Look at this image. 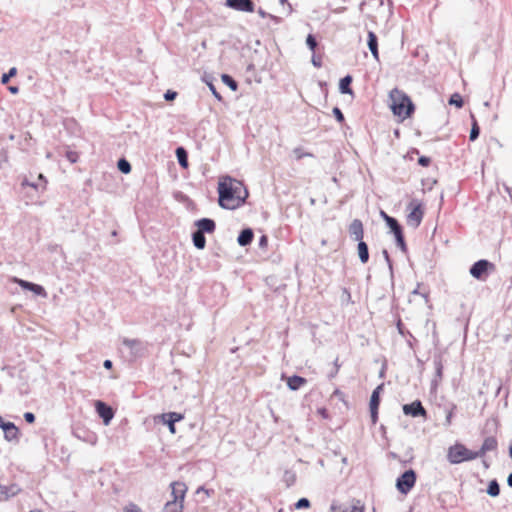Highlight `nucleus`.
Segmentation results:
<instances>
[{"label": "nucleus", "mask_w": 512, "mask_h": 512, "mask_svg": "<svg viewBox=\"0 0 512 512\" xmlns=\"http://www.w3.org/2000/svg\"><path fill=\"white\" fill-rule=\"evenodd\" d=\"M249 193L242 181L222 176L218 182V203L224 209L234 210L242 206Z\"/></svg>", "instance_id": "1"}, {"label": "nucleus", "mask_w": 512, "mask_h": 512, "mask_svg": "<svg viewBox=\"0 0 512 512\" xmlns=\"http://www.w3.org/2000/svg\"><path fill=\"white\" fill-rule=\"evenodd\" d=\"M389 98L390 108L394 115L406 119L413 114L415 106L407 94L394 88L391 90Z\"/></svg>", "instance_id": "2"}, {"label": "nucleus", "mask_w": 512, "mask_h": 512, "mask_svg": "<svg viewBox=\"0 0 512 512\" xmlns=\"http://www.w3.org/2000/svg\"><path fill=\"white\" fill-rule=\"evenodd\" d=\"M478 458L476 451L469 450L465 445L456 443L449 447L447 459L451 464H459L464 461H471Z\"/></svg>", "instance_id": "3"}, {"label": "nucleus", "mask_w": 512, "mask_h": 512, "mask_svg": "<svg viewBox=\"0 0 512 512\" xmlns=\"http://www.w3.org/2000/svg\"><path fill=\"white\" fill-rule=\"evenodd\" d=\"M407 211V225L414 229L418 228L424 216L423 203L420 200L413 198L407 205Z\"/></svg>", "instance_id": "4"}, {"label": "nucleus", "mask_w": 512, "mask_h": 512, "mask_svg": "<svg viewBox=\"0 0 512 512\" xmlns=\"http://www.w3.org/2000/svg\"><path fill=\"white\" fill-rule=\"evenodd\" d=\"M495 269L494 263L487 259H480L471 265L469 273L473 278L479 281H485Z\"/></svg>", "instance_id": "5"}, {"label": "nucleus", "mask_w": 512, "mask_h": 512, "mask_svg": "<svg viewBox=\"0 0 512 512\" xmlns=\"http://www.w3.org/2000/svg\"><path fill=\"white\" fill-rule=\"evenodd\" d=\"M416 479L417 475L413 469L406 470L396 479L397 490L402 494L409 493L415 486Z\"/></svg>", "instance_id": "6"}, {"label": "nucleus", "mask_w": 512, "mask_h": 512, "mask_svg": "<svg viewBox=\"0 0 512 512\" xmlns=\"http://www.w3.org/2000/svg\"><path fill=\"white\" fill-rule=\"evenodd\" d=\"M121 342L122 345L129 349L130 356L132 358L142 357L146 352V344L139 339H129L124 337Z\"/></svg>", "instance_id": "7"}, {"label": "nucleus", "mask_w": 512, "mask_h": 512, "mask_svg": "<svg viewBox=\"0 0 512 512\" xmlns=\"http://www.w3.org/2000/svg\"><path fill=\"white\" fill-rule=\"evenodd\" d=\"M403 413L411 417H423L425 420L428 418L427 410L422 405L420 400H414L409 404H404L402 407Z\"/></svg>", "instance_id": "8"}, {"label": "nucleus", "mask_w": 512, "mask_h": 512, "mask_svg": "<svg viewBox=\"0 0 512 512\" xmlns=\"http://www.w3.org/2000/svg\"><path fill=\"white\" fill-rule=\"evenodd\" d=\"M225 5L240 12H254L255 4L252 0H225Z\"/></svg>", "instance_id": "9"}, {"label": "nucleus", "mask_w": 512, "mask_h": 512, "mask_svg": "<svg viewBox=\"0 0 512 512\" xmlns=\"http://www.w3.org/2000/svg\"><path fill=\"white\" fill-rule=\"evenodd\" d=\"M0 427L4 432V437L7 441H18L19 440V429L12 422H6L0 416Z\"/></svg>", "instance_id": "10"}, {"label": "nucleus", "mask_w": 512, "mask_h": 512, "mask_svg": "<svg viewBox=\"0 0 512 512\" xmlns=\"http://www.w3.org/2000/svg\"><path fill=\"white\" fill-rule=\"evenodd\" d=\"M95 409L99 417L103 420V423L108 425L114 417V410L112 407L98 400L95 403Z\"/></svg>", "instance_id": "11"}, {"label": "nucleus", "mask_w": 512, "mask_h": 512, "mask_svg": "<svg viewBox=\"0 0 512 512\" xmlns=\"http://www.w3.org/2000/svg\"><path fill=\"white\" fill-rule=\"evenodd\" d=\"M161 418H162V421L163 423H165L168 428H169V431L172 433V434H175L176 433V428H175V423L176 422H179L180 420H182L184 417L182 414L180 413H177V412H169V413H163L161 415Z\"/></svg>", "instance_id": "12"}, {"label": "nucleus", "mask_w": 512, "mask_h": 512, "mask_svg": "<svg viewBox=\"0 0 512 512\" xmlns=\"http://www.w3.org/2000/svg\"><path fill=\"white\" fill-rule=\"evenodd\" d=\"M349 234L355 241H362L364 236L363 223L360 219H354L349 225Z\"/></svg>", "instance_id": "13"}, {"label": "nucleus", "mask_w": 512, "mask_h": 512, "mask_svg": "<svg viewBox=\"0 0 512 512\" xmlns=\"http://www.w3.org/2000/svg\"><path fill=\"white\" fill-rule=\"evenodd\" d=\"M198 232L202 234L208 233L211 234L216 229V223L213 219L210 218H201L195 222Z\"/></svg>", "instance_id": "14"}, {"label": "nucleus", "mask_w": 512, "mask_h": 512, "mask_svg": "<svg viewBox=\"0 0 512 512\" xmlns=\"http://www.w3.org/2000/svg\"><path fill=\"white\" fill-rule=\"evenodd\" d=\"M498 447V441L494 436L486 437L478 451L476 453L479 457H483L487 452L495 451Z\"/></svg>", "instance_id": "15"}, {"label": "nucleus", "mask_w": 512, "mask_h": 512, "mask_svg": "<svg viewBox=\"0 0 512 512\" xmlns=\"http://www.w3.org/2000/svg\"><path fill=\"white\" fill-rule=\"evenodd\" d=\"M367 45L375 60H379L378 37L373 31H368Z\"/></svg>", "instance_id": "16"}, {"label": "nucleus", "mask_w": 512, "mask_h": 512, "mask_svg": "<svg viewBox=\"0 0 512 512\" xmlns=\"http://www.w3.org/2000/svg\"><path fill=\"white\" fill-rule=\"evenodd\" d=\"M46 185H47V179L42 173H40L38 175L37 182H29L27 179H24L21 183L22 187L29 186V187L34 188L37 192L45 191Z\"/></svg>", "instance_id": "17"}, {"label": "nucleus", "mask_w": 512, "mask_h": 512, "mask_svg": "<svg viewBox=\"0 0 512 512\" xmlns=\"http://www.w3.org/2000/svg\"><path fill=\"white\" fill-rule=\"evenodd\" d=\"M433 364L435 368V378L433 379L432 384L437 386L438 382L443 378V359L440 354L434 356Z\"/></svg>", "instance_id": "18"}, {"label": "nucleus", "mask_w": 512, "mask_h": 512, "mask_svg": "<svg viewBox=\"0 0 512 512\" xmlns=\"http://www.w3.org/2000/svg\"><path fill=\"white\" fill-rule=\"evenodd\" d=\"M171 487H172L171 495L173 496V500L183 502L185 493L187 491L186 485L182 482H173L171 484Z\"/></svg>", "instance_id": "19"}, {"label": "nucleus", "mask_w": 512, "mask_h": 512, "mask_svg": "<svg viewBox=\"0 0 512 512\" xmlns=\"http://www.w3.org/2000/svg\"><path fill=\"white\" fill-rule=\"evenodd\" d=\"M254 238V232L251 228H244L241 230L237 237V243L242 246H248L251 244Z\"/></svg>", "instance_id": "20"}, {"label": "nucleus", "mask_w": 512, "mask_h": 512, "mask_svg": "<svg viewBox=\"0 0 512 512\" xmlns=\"http://www.w3.org/2000/svg\"><path fill=\"white\" fill-rule=\"evenodd\" d=\"M19 491L20 488L17 485H11L10 487L0 485V501L8 500L10 497L17 495Z\"/></svg>", "instance_id": "21"}, {"label": "nucleus", "mask_w": 512, "mask_h": 512, "mask_svg": "<svg viewBox=\"0 0 512 512\" xmlns=\"http://www.w3.org/2000/svg\"><path fill=\"white\" fill-rule=\"evenodd\" d=\"M306 382L307 380L304 377L293 375L287 379V386L290 390L296 391L306 384Z\"/></svg>", "instance_id": "22"}, {"label": "nucleus", "mask_w": 512, "mask_h": 512, "mask_svg": "<svg viewBox=\"0 0 512 512\" xmlns=\"http://www.w3.org/2000/svg\"><path fill=\"white\" fill-rule=\"evenodd\" d=\"M352 81H353V78L350 74H348L340 79L339 90L342 94H349V95L353 94V90L351 88Z\"/></svg>", "instance_id": "23"}, {"label": "nucleus", "mask_w": 512, "mask_h": 512, "mask_svg": "<svg viewBox=\"0 0 512 512\" xmlns=\"http://www.w3.org/2000/svg\"><path fill=\"white\" fill-rule=\"evenodd\" d=\"M357 242H358L357 250H358L359 260H360V262L362 264H365V263H367L369 261V248H368V245L363 240L362 241H357Z\"/></svg>", "instance_id": "24"}, {"label": "nucleus", "mask_w": 512, "mask_h": 512, "mask_svg": "<svg viewBox=\"0 0 512 512\" xmlns=\"http://www.w3.org/2000/svg\"><path fill=\"white\" fill-rule=\"evenodd\" d=\"M176 157L178 160L179 165L182 168L188 167V153L184 147H177L176 148Z\"/></svg>", "instance_id": "25"}, {"label": "nucleus", "mask_w": 512, "mask_h": 512, "mask_svg": "<svg viewBox=\"0 0 512 512\" xmlns=\"http://www.w3.org/2000/svg\"><path fill=\"white\" fill-rule=\"evenodd\" d=\"M192 241H193V244L194 246L197 248V249H204L205 246H206V237L204 234H202L201 232H198V231H194L192 233Z\"/></svg>", "instance_id": "26"}, {"label": "nucleus", "mask_w": 512, "mask_h": 512, "mask_svg": "<svg viewBox=\"0 0 512 512\" xmlns=\"http://www.w3.org/2000/svg\"><path fill=\"white\" fill-rule=\"evenodd\" d=\"M386 225L389 227L390 232L394 235L401 233L403 231L402 226L398 222V220L394 217H387V220L385 221Z\"/></svg>", "instance_id": "27"}, {"label": "nucleus", "mask_w": 512, "mask_h": 512, "mask_svg": "<svg viewBox=\"0 0 512 512\" xmlns=\"http://www.w3.org/2000/svg\"><path fill=\"white\" fill-rule=\"evenodd\" d=\"M383 390V384L378 385L372 392L369 402V407H379L380 393Z\"/></svg>", "instance_id": "28"}, {"label": "nucleus", "mask_w": 512, "mask_h": 512, "mask_svg": "<svg viewBox=\"0 0 512 512\" xmlns=\"http://www.w3.org/2000/svg\"><path fill=\"white\" fill-rule=\"evenodd\" d=\"M183 509V502L172 500L168 501L163 509V512H181Z\"/></svg>", "instance_id": "29"}, {"label": "nucleus", "mask_w": 512, "mask_h": 512, "mask_svg": "<svg viewBox=\"0 0 512 512\" xmlns=\"http://www.w3.org/2000/svg\"><path fill=\"white\" fill-rule=\"evenodd\" d=\"M486 492L491 497L499 496V494H500V485H499V483H498V481L496 479H493V480H491L488 483Z\"/></svg>", "instance_id": "30"}, {"label": "nucleus", "mask_w": 512, "mask_h": 512, "mask_svg": "<svg viewBox=\"0 0 512 512\" xmlns=\"http://www.w3.org/2000/svg\"><path fill=\"white\" fill-rule=\"evenodd\" d=\"M456 409H457V406L453 403L450 404L449 407L445 408L446 416H445V422L443 424L445 427L451 426L453 415H454V412Z\"/></svg>", "instance_id": "31"}, {"label": "nucleus", "mask_w": 512, "mask_h": 512, "mask_svg": "<svg viewBox=\"0 0 512 512\" xmlns=\"http://www.w3.org/2000/svg\"><path fill=\"white\" fill-rule=\"evenodd\" d=\"M222 82L227 85L232 91H236L238 89L237 81L228 74L221 75Z\"/></svg>", "instance_id": "32"}, {"label": "nucleus", "mask_w": 512, "mask_h": 512, "mask_svg": "<svg viewBox=\"0 0 512 512\" xmlns=\"http://www.w3.org/2000/svg\"><path fill=\"white\" fill-rule=\"evenodd\" d=\"M394 237H395L396 245L399 247V249L403 253H407L408 249H407V245H406V242H405L403 231L401 233H398V234L394 235Z\"/></svg>", "instance_id": "33"}, {"label": "nucleus", "mask_w": 512, "mask_h": 512, "mask_svg": "<svg viewBox=\"0 0 512 512\" xmlns=\"http://www.w3.org/2000/svg\"><path fill=\"white\" fill-rule=\"evenodd\" d=\"M448 103L450 105H454L457 108H462L464 105L463 98L459 93L452 94L448 100Z\"/></svg>", "instance_id": "34"}, {"label": "nucleus", "mask_w": 512, "mask_h": 512, "mask_svg": "<svg viewBox=\"0 0 512 512\" xmlns=\"http://www.w3.org/2000/svg\"><path fill=\"white\" fill-rule=\"evenodd\" d=\"M117 167L119 171L122 172L123 174H128L131 172V164L125 158H121L118 160Z\"/></svg>", "instance_id": "35"}, {"label": "nucleus", "mask_w": 512, "mask_h": 512, "mask_svg": "<svg viewBox=\"0 0 512 512\" xmlns=\"http://www.w3.org/2000/svg\"><path fill=\"white\" fill-rule=\"evenodd\" d=\"M479 134H480V127H479L477 121L473 118V123H472V127L470 130V135H469L470 141H475L479 137Z\"/></svg>", "instance_id": "36"}, {"label": "nucleus", "mask_w": 512, "mask_h": 512, "mask_svg": "<svg viewBox=\"0 0 512 512\" xmlns=\"http://www.w3.org/2000/svg\"><path fill=\"white\" fill-rule=\"evenodd\" d=\"M30 291L38 296H42V297L47 296L46 290L44 289L43 286H41L39 284L32 283Z\"/></svg>", "instance_id": "37"}, {"label": "nucleus", "mask_w": 512, "mask_h": 512, "mask_svg": "<svg viewBox=\"0 0 512 512\" xmlns=\"http://www.w3.org/2000/svg\"><path fill=\"white\" fill-rule=\"evenodd\" d=\"M17 74V68L16 67H12L9 69V71L7 73H4L1 77V83L2 84H7L9 81H10V78L11 77H14L15 75Z\"/></svg>", "instance_id": "38"}, {"label": "nucleus", "mask_w": 512, "mask_h": 512, "mask_svg": "<svg viewBox=\"0 0 512 512\" xmlns=\"http://www.w3.org/2000/svg\"><path fill=\"white\" fill-rule=\"evenodd\" d=\"M306 45L308 46V48L311 51H315L318 43H317L316 37L313 34H308V36L306 38Z\"/></svg>", "instance_id": "39"}, {"label": "nucleus", "mask_w": 512, "mask_h": 512, "mask_svg": "<svg viewBox=\"0 0 512 512\" xmlns=\"http://www.w3.org/2000/svg\"><path fill=\"white\" fill-rule=\"evenodd\" d=\"M310 507V501L308 498H300L296 503H295V508L296 509H303V508H309Z\"/></svg>", "instance_id": "40"}, {"label": "nucleus", "mask_w": 512, "mask_h": 512, "mask_svg": "<svg viewBox=\"0 0 512 512\" xmlns=\"http://www.w3.org/2000/svg\"><path fill=\"white\" fill-rule=\"evenodd\" d=\"M332 113H333V116L335 117V119L339 123L344 122L345 117H344V114H343V112L341 111V109L339 107H334L333 110H332Z\"/></svg>", "instance_id": "41"}, {"label": "nucleus", "mask_w": 512, "mask_h": 512, "mask_svg": "<svg viewBox=\"0 0 512 512\" xmlns=\"http://www.w3.org/2000/svg\"><path fill=\"white\" fill-rule=\"evenodd\" d=\"M382 254H383V257H384V259H385V261H386V263L388 265L390 274H391V276H393V263H392V260L390 258V255H389V253H388V251L386 249H384L382 251Z\"/></svg>", "instance_id": "42"}, {"label": "nucleus", "mask_w": 512, "mask_h": 512, "mask_svg": "<svg viewBox=\"0 0 512 512\" xmlns=\"http://www.w3.org/2000/svg\"><path fill=\"white\" fill-rule=\"evenodd\" d=\"M65 156L70 163H76L79 159V155L75 151H66Z\"/></svg>", "instance_id": "43"}, {"label": "nucleus", "mask_w": 512, "mask_h": 512, "mask_svg": "<svg viewBox=\"0 0 512 512\" xmlns=\"http://www.w3.org/2000/svg\"><path fill=\"white\" fill-rule=\"evenodd\" d=\"M15 282L23 289L25 290H28L30 291V288H31V285H32V282H29V281H26V280H23V279H18V278H15Z\"/></svg>", "instance_id": "44"}, {"label": "nucleus", "mask_w": 512, "mask_h": 512, "mask_svg": "<svg viewBox=\"0 0 512 512\" xmlns=\"http://www.w3.org/2000/svg\"><path fill=\"white\" fill-rule=\"evenodd\" d=\"M207 85L210 89V91L212 92L213 96L218 100V101H222V96L221 94L216 90V87L215 85L212 83V82H207Z\"/></svg>", "instance_id": "45"}, {"label": "nucleus", "mask_w": 512, "mask_h": 512, "mask_svg": "<svg viewBox=\"0 0 512 512\" xmlns=\"http://www.w3.org/2000/svg\"><path fill=\"white\" fill-rule=\"evenodd\" d=\"M369 408H370L371 421H372L373 424H376L377 420H378V409H379V407H369Z\"/></svg>", "instance_id": "46"}, {"label": "nucleus", "mask_w": 512, "mask_h": 512, "mask_svg": "<svg viewBox=\"0 0 512 512\" xmlns=\"http://www.w3.org/2000/svg\"><path fill=\"white\" fill-rule=\"evenodd\" d=\"M430 162H431V159L427 156H420L418 158V164L422 167L429 166Z\"/></svg>", "instance_id": "47"}, {"label": "nucleus", "mask_w": 512, "mask_h": 512, "mask_svg": "<svg viewBox=\"0 0 512 512\" xmlns=\"http://www.w3.org/2000/svg\"><path fill=\"white\" fill-rule=\"evenodd\" d=\"M124 512H142L141 509L134 503H130L124 508Z\"/></svg>", "instance_id": "48"}, {"label": "nucleus", "mask_w": 512, "mask_h": 512, "mask_svg": "<svg viewBox=\"0 0 512 512\" xmlns=\"http://www.w3.org/2000/svg\"><path fill=\"white\" fill-rule=\"evenodd\" d=\"M177 96V92L175 91H172V90H167L164 94V99L166 101H171V100H174Z\"/></svg>", "instance_id": "49"}, {"label": "nucleus", "mask_w": 512, "mask_h": 512, "mask_svg": "<svg viewBox=\"0 0 512 512\" xmlns=\"http://www.w3.org/2000/svg\"><path fill=\"white\" fill-rule=\"evenodd\" d=\"M24 419L27 423H34L35 415L32 412H26L24 413Z\"/></svg>", "instance_id": "50"}, {"label": "nucleus", "mask_w": 512, "mask_h": 512, "mask_svg": "<svg viewBox=\"0 0 512 512\" xmlns=\"http://www.w3.org/2000/svg\"><path fill=\"white\" fill-rule=\"evenodd\" d=\"M311 62L312 64L317 67V68H320L322 66V61L320 58H317L315 55L312 56V59H311Z\"/></svg>", "instance_id": "51"}, {"label": "nucleus", "mask_w": 512, "mask_h": 512, "mask_svg": "<svg viewBox=\"0 0 512 512\" xmlns=\"http://www.w3.org/2000/svg\"><path fill=\"white\" fill-rule=\"evenodd\" d=\"M259 246L260 247H266L267 244H268V237L266 235H262L260 238H259Z\"/></svg>", "instance_id": "52"}, {"label": "nucleus", "mask_w": 512, "mask_h": 512, "mask_svg": "<svg viewBox=\"0 0 512 512\" xmlns=\"http://www.w3.org/2000/svg\"><path fill=\"white\" fill-rule=\"evenodd\" d=\"M257 13L259 14V16L261 18H267L269 16V13H267L265 10H263L262 8H258L257 10Z\"/></svg>", "instance_id": "53"}, {"label": "nucleus", "mask_w": 512, "mask_h": 512, "mask_svg": "<svg viewBox=\"0 0 512 512\" xmlns=\"http://www.w3.org/2000/svg\"><path fill=\"white\" fill-rule=\"evenodd\" d=\"M397 329H398V332L401 334V335H405V332H404V326L401 322V320L398 321L397 323Z\"/></svg>", "instance_id": "54"}, {"label": "nucleus", "mask_w": 512, "mask_h": 512, "mask_svg": "<svg viewBox=\"0 0 512 512\" xmlns=\"http://www.w3.org/2000/svg\"><path fill=\"white\" fill-rule=\"evenodd\" d=\"M103 366H104V368H106V369H111V368H112V366H113V363H112V361H111V360H108V359H107V360H105V361L103 362Z\"/></svg>", "instance_id": "55"}, {"label": "nucleus", "mask_w": 512, "mask_h": 512, "mask_svg": "<svg viewBox=\"0 0 512 512\" xmlns=\"http://www.w3.org/2000/svg\"><path fill=\"white\" fill-rule=\"evenodd\" d=\"M8 90L10 91V93L12 94H17L19 92V87L18 86H9L8 87Z\"/></svg>", "instance_id": "56"}, {"label": "nucleus", "mask_w": 512, "mask_h": 512, "mask_svg": "<svg viewBox=\"0 0 512 512\" xmlns=\"http://www.w3.org/2000/svg\"><path fill=\"white\" fill-rule=\"evenodd\" d=\"M319 414L323 417V418H327L328 417V412L325 408H321L318 410Z\"/></svg>", "instance_id": "57"}, {"label": "nucleus", "mask_w": 512, "mask_h": 512, "mask_svg": "<svg viewBox=\"0 0 512 512\" xmlns=\"http://www.w3.org/2000/svg\"><path fill=\"white\" fill-rule=\"evenodd\" d=\"M345 11H346V7H343V6L342 7H338V8L333 10V12L336 13V14H340V13H343Z\"/></svg>", "instance_id": "58"}, {"label": "nucleus", "mask_w": 512, "mask_h": 512, "mask_svg": "<svg viewBox=\"0 0 512 512\" xmlns=\"http://www.w3.org/2000/svg\"><path fill=\"white\" fill-rule=\"evenodd\" d=\"M268 18L272 19L273 21H275L276 23H279L280 22V18L277 17V16H274L272 14H269Z\"/></svg>", "instance_id": "59"}, {"label": "nucleus", "mask_w": 512, "mask_h": 512, "mask_svg": "<svg viewBox=\"0 0 512 512\" xmlns=\"http://www.w3.org/2000/svg\"><path fill=\"white\" fill-rule=\"evenodd\" d=\"M507 484L512 488V472L508 475Z\"/></svg>", "instance_id": "60"}, {"label": "nucleus", "mask_w": 512, "mask_h": 512, "mask_svg": "<svg viewBox=\"0 0 512 512\" xmlns=\"http://www.w3.org/2000/svg\"><path fill=\"white\" fill-rule=\"evenodd\" d=\"M412 293H413V294H419V295H421V293L419 292V286H418L415 290H413V292H412ZM422 296L427 297V295H426V294H422Z\"/></svg>", "instance_id": "61"}, {"label": "nucleus", "mask_w": 512, "mask_h": 512, "mask_svg": "<svg viewBox=\"0 0 512 512\" xmlns=\"http://www.w3.org/2000/svg\"><path fill=\"white\" fill-rule=\"evenodd\" d=\"M381 216L382 218L384 219V221L387 220V217H390L387 213H385L384 211H381Z\"/></svg>", "instance_id": "62"}, {"label": "nucleus", "mask_w": 512, "mask_h": 512, "mask_svg": "<svg viewBox=\"0 0 512 512\" xmlns=\"http://www.w3.org/2000/svg\"><path fill=\"white\" fill-rule=\"evenodd\" d=\"M279 2H280L281 4H285V3H287V4H288V6H289L290 11L292 10L291 4H289V3H288V0H279Z\"/></svg>", "instance_id": "63"}, {"label": "nucleus", "mask_w": 512, "mask_h": 512, "mask_svg": "<svg viewBox=\"0 0 512 512\" xmlns=\"http://www.w3.org/2000/svg\"><path fill=\"white\" fill-rule=\"evenodd\" d=\"M335 367H336V369H335V373H337V372H338V369H339L338 359H336V361H335Z\"/></svg>", "instance_id": "64"}]
</instances>
